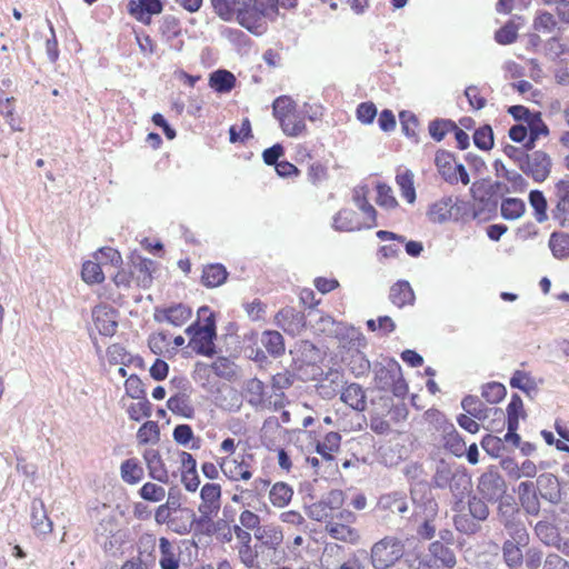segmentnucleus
<instances>
[{
  "label": "nucleus",
  "mask_w": 569,
  "mask_h": 569,
  "mask_svg": "<svg viewBox=\"0 0 569 569\" xmlns=\"http://www.w3.org/2000/svg\"><path fill=\"white\" fill-rule=\"evenodd\" d=\"M549 248L556 259L569 258V233L552 232L549 239Z\"/></svg>",
  "instance_id": "nucleus-43"
},
{
  "label": "nucleus",
  "mask_w": 569,
  "mask_h": 569,
  "mask_svg": "<svg viewBox=\"0 0 569 569\" xmlns=\"http://www.w3.org/2000/svg\"><path fill=\"white\" fill-rule=\"evenodd\" d=\"M455 498L452 510L460 512L463 509V499L471 490V478L465 468L460 467L450 479V486L447 487Z\"/></svg>",
  "instance_id": "nucleus-12"
},
{
  "label": "nucleus",
  "mask_w": 569,
  "mask_h": 569,
  "mask_svg": "<svg viewBox=\"0 0 569 569\" xmlns=\"http://www.w3.org/2000/svg\"><path fill=\"white\" fill-rule=\"evenodd\" d=\"M529 137L525 142L523 148L527 150H532L535 148L536 141L540 137H546L549 133V129L547 124L543 122L541 114L539 112H533L530 118L526 122Z\"/></svg>",
  "instance_id": "nucleus-32"
},
{
  "label": "nucleus",
  "mask_w": 569,
  "mask_h": 569,
  "mask_svg": "<svg viewBox=\"0 0 569 569\" xmlns=\"http://www.w3.org/2000/svg\"><path fill=\"white\" fill-rule=\"evenodd\" d=\"M477 489L487 501H498L506 493L507 486L503 477L495 468L483 472L478 479Z\"/></svg>",
  "instance_id": "nucleus-7"
},
{
  "label": "nucleus",
  "mask_w": 569,
  "mask_h": 569,
  "mask_svg": "<svg viewBox=\"0 0 569 569\" xmlns=\"http://www.w3.org/2000/svg\"><path fill=\"white\" fill-rule=\"evenodd\" d=\"M462 409L477 420H485L488 418V412L493 410L495 415L503 416L501 409H489L477 396H466L461 401Z\"/></svg>",
  "instance_id": "nucleus-35"
},
{
  "label": "nucleus",
  "mask_w": 569,
  "mask_h": 569,
  "mask_svg": "<svg viewBox=\"0 0 569 569\" xmlns=\"http://www.w3.org/2000/svg\"><path fill=\"white\" fill-rule=\"evenodd\" d=\"M400 370V365L395 360L388 361L386 366H375L373 372L376 387L380 390H389L395 382V379L398 378Z\"/></svg>",
  "instance_id": "nucleus-21"
},
{
  "label": "nucleus",
  "mask_w": 569,
  "mask_h": 569,
  "mask_svg": "<svg viewBox=\"0 0 569 569\" xmlns=\"http://www.w3.org/2000/svg\"><path fill=\"white\" fill-rule=\"evenodd\" d=\"M234 74L226 69H218L209 76V87L218 93H228L236 87Z\"/></svg>",
  "instance_id": "nucleus-34"
},
{
  "label": "nucleus",
  "mask_w": 569,
  "mask_h": 569,
  "mask_svg": "<svg viewBox=\"0 0 569 569\" xmlns=\"http://www.w3.org/2000/svg\"><path fill=\"white\" fill-rule=\"evenodd\" d=\"M81 276L89 284L101 283L104 280L102 266L97 260H89L82 264Z\"/></svg>",
  "instance_id": "nucleus-52"
},
{
  "label": "nucleus",
  "mask_w": 569,
  "mask_h": 569,
  "mask_svg": "<svg viewBox=\"0 0 569 569\" xmlns=\"http://www.w3.org/2000/svg\"><path fill=\"white\" fill-rule=\"evenodd\" d=\"M159 566L161 569H179L180 568V550L168 538L159 539Z\"/></svg>",
  "instance_id": "nucleus-23"
},
{
  "label": "nucleus",
  "mask_w": 569,
  "mask_h": 569,
  "mask_svg": "<svg viewBox=\"0 0 569 569\" xmlns=\"http://www.w3.org/2000/svg\"><path fill=\"white\" fill-rule=\"evenodd\" d=\"M244 395L251 406H261L264 402L263 382L257 378L249 379L244 385Z\"/></svg>",
  "instance_id": "nucleus-45"
},
{
  "label": "nucleus",
  "mask_w": 569,
  "mask_h": 569,
  "mask_svg": "<svg viewBox=\"0 0 569 569\" xmlns=\"http://www.w3.org/2000/svg\"><path fill=\"white\" fill-rule=\"evenodd\" d=\"M498 519L503 527L521 519L519 508L512 499L500 500L498 506Z\"/></svg>",
  "instance_id": "nucleus-49"
},
{
  "label": "nucleus",
  "mask_w": 569,
  "mask_h": 569,
  "mask_svg": "<svg viewBox=\"0 0 569 569\" xmlns=\"http://www.w3.org/2000/svg\"><path fill=\"white\" fill-rule=\"evenodd\" d=\"M127 10L137 21L150 24L151 17L163 11V3L161 0H129Z\"/></svg>",
  "instance_id": "nucleus-11"
},
{
  "label": "nucleus",
  "mask_w": 569,
  "mask_h": 569,
  "mask_svg": "<svg viewBox=\"0 0 569 569\" xmlns=\"http://www.w3.org/2000/svg\"><path fill=\"white\" fill-rule=\"evenodd\" d=\"M332 228L340 232H352L361 230L365 226L360 222L353 210L341 209L333 216Z\"/></svg>",
  "instance_id": "nucleus-28"
},
{
  "label": "nucleus",
  "mask_w": 569,
  "mask_h": 569,
  "mask_svg": "<svg viewBox=\"0 0 569 569\" xmlns=\"http://www.w3.org/2000/svg\"><path fill=\"white\" fill-rule=\"evenodd\" d=\"M198 317L204 320L203 326L196 322L186 329V333L191 337L190 347L198 355L212 357L216 353L214 339L217 336L213 313L209 307L203 306L199 308Z\"/></svg>",
  "instance_id": "nucleus-3"
},
{
  "label": "nucleus",
  "mask_w": 569,
  "mask_h": 569,
  "mask_svg": "<svg viewBox=\"0 0 569 569\" xmlns=\"http://www.w3.org/2000/svg\"><path fill=\"white\" fill-rule=\"evenodd\" d=\"M551 158L545 151L537 150L528 152L521 171L531 177L536 182L545 181L551 171Z\"/></svg>",
  "instance_id": "nucleus-8"
},
{
  "label": "nucleus",
  "mask_w": 569,
  "mask_h": 569,
  "mask_svg": "<svg viewBox=\"0 0 569 569\" xmlns=\"http://www.w3.org/2000/svg\"><path fill=\"white\" fill-rule=\"evenodd\" d=\"M228 277L226 268L220 263L207 266L203 269L201 281L208 288L221 286Z\"/></svg>",
  "instance_id": "nucleus-41"
},
{
  "label": "nucleus",
  "mask_w": 569,
  "mask_h": 569,
  "mask_svg": "<svg viewBox=\"0 0 569 569\" xmlns=\"http://www.w3.org/2000/svg\"><path fill=\"white\" fill-rule=\"evenodd\" d=\"M470 516L477 521H485L489 516V508L486 501L477 496L468 500Z\"/></svg>",
  "instance_id": "nucleus-63"
},
{
  "label": "nucleus",
  "mask_w": 569,
  "mask_h": 569,
  "mask_svg": "<svg viewBox=\"0 0 569 569\" xmlns=\"http://www.w3.org/2000/svg\"><path fill=\"white\" fill-rule=\"evenodd\" d=\"M376 236L381 241H397L398 243L385 244L379 248L378 254L382 258L390 259L398 257L400 252V244L405 243L406 238L387 230L377 231Z\"/></svg>",
  "instance_id": "nucleus-36"
},
{
  "label": "nucleus",
  "mask_w": 569,
  "mask_h": 569,
  "mask_svg": "<svg viewBox=\"0 0 569 569\" xmlns=\"http://www.w3.org/2000/svg\"><path fill=\"white\" fill-rule=\"evenodd\" d=\"M153 264V261L148 258L140 256L132 258L131 276L136 278L140 287L148 288L151 284Z\"/></svg>",
  "instance_id": "nucleus-29"
},
{
  "label": "nucleus",
  "mask_w": 569,
  "mask_h": 569,
  "mask_svg": "<svg viewBox=\"0 0 569 569\" xmlns=\"http://www.w3.org/2000/svg\"><path fill=\"white\" fill-rule=\"evenodd\" d=\"M505 530L507 531L509 539L507 541H513L518 543H528L529 533L521 519L506 525Z\"/></svg>",
  "instance_id": "nucleus-59"
},
{
  "label": "nucleus",
  "mask_w": 569,
  "mask_h": 569,
  "mask_svg": "<svg viewBox=\"0 0 569 569\" xmlns=\"http://www.w3.org/2000/svg\"><path fill=\"white\" fill-rule=\"evenodd\" d=\"M445 447L456 457L463 456L466 451V443L455 429L453 425H450L449 431L446 432Z\"/></svg>",
  "instance_id": "nucleus-54"
},
{
  "label": "nucleus",
  "mask_w": 569,
  "mask_h": 569,
  "mask_svg": "<svg viewBox=\"0 0 569 569\" xmlns=\"http://www.w3.org/2000/svg\"><path fill=\"white\" fill-rule=\"evenodd\" d=\"M191 309L182 303L163 309H156L154 319L159 322L167 321L174 327H181L191 317Z\"/></svg>",
  "instance_id": "nucleus-18"
},
{
  "label": "nucleus",
  "mask_w": 569,
  "mask_h": 569,
  "mask_svg": "<svg viewBox=\"0 0 569 569\" xmlns=\"http://www.w3.org/2000/svg\"><path fill=\"white\" fill-rule=\"evenodd\" d=\"M530 206L535 210V218L538 222H545L548 219L547 216V200L543 193L539 190H532L529 193Z\"/></svg>",
  "instance_id": "nucleus-56"
},
{
  "label": "nucleus",
  "mask_w": 569,
  "mask_h": 569,
  "mask_svg": "<svg viewBox=\"0 0 569 569\" xmlns=\"http://www.w3.org/2000/svg\"><path fill=\"white\" fill-rule=\"evenodd\" d=\"M250 0H211L214 12L224 21H231Z\"/></svg>",
  "instance_id": "nucleus-33"
},
{
  "label": "nucleus",
  "mask_w": 569,
  "mask_h": 569,
  "mask_svg": "<svg viewBox=\"0 0 569 569\" xmlns=\"http://www.w3.org/2000/svg\"><path fill=\"white\" fill-rule=\"evenodd\" d=\"M137 439L139 443L146 445L151 441L159 439V427L156 421L144 422L137 432Z\"/></svg>",
  "instance_id": "nucleus-64"
},
{
  "label": "nucleus",
  "mask_w": 569,
  "mask_h": 569,
  "mask_svg": "<svg viewBox=\"0 0 569 569\" xmlns=\"http://www.w3.org/2000/svg\"><path fill=\"white\" fill-rule=\"evenodd\" d=\"M456 565L453 549L443 542H431L419 557L420 569H453Z\"/></svg>",
  "instance_id": "nucleus-6"
},
{
  "label": "nucleus",
  "mask_w": 569,
  "mask_h": 569,
  "mask_svg": "<svg viewBox=\"0 0 569 569\" xmlns=\"http://www.w3.org/2000/svg\"><path fill=\"white\" fill-rule=\"evenodd\" d=\"M451 129H457V124L451 120L438 119L429 124V133L436 141H441Z\"/></svg>",
  "instance_id": "nucleus-61"
},
{
  "label": "nucleus",
  "mask_w": 569,
  "mask_h": 569,
  "mask_svg": "<svg viewBox=\"0 0 569 569\" xmlns=\"http://www.w3.org/2000/svg\"><path fill=\"white\" fill-rule=\"evenodd\" d=\"M254 539L259 542V548H267L269 550H278L283 541V532L281 528L274 523L262 525L257 528L253 533Z\"/></svg>",
  "instance_id": "nucleus-17"
},
{
  "label": "nucleus",
  "mask_w": 569,
  "mask_h": 569,
  "mask_svg": "<svg viewBox=\"0 0 569 569\" xmlns=\"http://www.w3.org/2000/svg\"><path fill=\"white\" fill-rule=\"evenodd\" d=\"M525 212V202L517 198H507L501 203V214L507 220L520 218Z\"/></svg>",
  "instance_id": "nucleus-55"
},
{
  "label": "nucleus",
  "mask_w": 569,
  "mask_h": 569,
  "mask_svg": "<svg viewBox=\"0 0 569 569\" xmlns=\"http://www.w3.org/2000/svg\"><path fill=\"white\" fill-rule=\"evenodd\" d=\"M274 118L279 121L282 132L290 138L307 133L303 112L297 102L289 96H280L272 103Z\"/></svg>",
  "instance_id": "nucleus-2"
},
{
  "label": "nucleus",
  "mask_w": 569,
  "mask_h": 569,
  "mask_svg": "<svg viewBox=\"0 0 569 569\" xmlns=\"http://www.w3.org/2000/svg\"><path fill=\"white\" fill-rule=\"evenodd\" d=\"M274 323L290 336L299 335L306 326V319L302 312L295 308L286 307L274 316Z\"/></svg>",
  "instance_id": "nucleus-13"
},
{
  "label": "nucleus",
  "mask_w": 569,
  "mask_h": 569,
  "mask_svg": "<svg viewBox=\"0 0 569 569\" xmlns=\"http://www.w3.org/2000/svg\"><path fill=\"white\" fill-rule=\"evenodd\" d=\"M511 388L519 389L527 395L536 392L538 385L536 379L527 371L516 370L510 378Z\"/></svg>",
  "instance_id": "nucleus-46"
},
{
  "label": "nucleus",
  "mask_w": 569,
  "mask_h": 569,
  "mask_svg": "<svg viewBox=\"0 0 569 569\" xmlns=\"http://www.w3.org/2000/svg\"><path fill=\"white\" fill-rule=\"evenodd\" d=\"M93 259L99 261L101 266L110 264L112 267H119L122 263L120 252L111 247L100 248L93 253Z\"/></svg>",
  "instance_id": "nucleus-57"
},
{
  "label": "nucleus",
  "mask_w": 569,
  "mask_h": 569,
  "mask_svg": "<svg viewBox=\"0 0 569 569\" xmlns=\"http://www.w3.org/2000/svg\"><path fill=\"white\" fill-rule=\"evenodd\" d=\"M159 31L162 38L170 43L172 49L177 51L181 50L183 41L179 40L174 42V40L181 34V26L178 18L170 14L164 16L160 21Z\"/></svg>",
  "instance_id": "nucleus-25"
},
{
  "label": "nucleus",
  "mask_w": 569,
  "mask_h": 569,
  "mask_svg": "<svg viewBox=\"0 0 569 569\" xmlns=\"http://www.w3.org/2000/svg\"><path fill=\"white\" fill-rule=\"evenodd\" d=\"M389 299L398 308H403L412 306L416 297L410 283L407 280H399L391 286Z\"/></svg>",
  "instance_id": "nucleus-30"
},
{
  "label": "nucleus",
  "mask_w": 569,
  "mask_h": 569,
  "mask_svg": "<svg viewBox=\"0 0 569 569\" xmlns=\"http://www.w3.org/2000/svg\"><path fill=\"white\" fill-rule=\"evenodd\" d=\"M238 557L240 562L248 569L259 567V552L260 548L258 545L252 546L251 543L238 545L237 546Z\"/></svg>",
  "instance_id": "nucleus-51"
},
{
  "label": "nucleus",
  "mask_w": 569,
  "mask_h": 569,
  "mask_svg": "<svg viewBox=\"0 0 569 569\" xmlns=\"http://www.w3.org/2000/svg\"><path fill=\"white\" fill-rule=\"evenodd\" d=\"M168 409L183 418L191 419L194 416V408L190 398L184 393H177L167 401Z\"/></svg>",
  "instance_id": "nucleus-40"
},
{
  "label": "nucleus",
  "mask_w": 569,
  "mask_h": 569,
  "mask_svg": "<svg viewBox=\"0 0 569 569\" xmlns=\"http://www.w3.org/2000/svg\"><path fill=\"white\" fill-rule=\"evenodd\" d=\"M149 476L162 483L169 482V473L164 467L161 456L156 449H147L143 453Z\"/></svg>",
  "instance_id": "nucleus-27"
},
{
  "label": "nucleus",
  "mask_w": 569,
  "mask_h": 569,
  "mask_svg": "<svg viewBox=\"0 0 569 569\" xmlns=\"http://www.w3.org/2000/svg\"><path fill=\"white\" fill-rule=\"evenodd\" d=\"M403 553V541L396 536H386L372 545L370 561L375 569H387L401 560Z\"/></svg>",
  "instance_id": "nucleus-4"
},
{
  "label": "nucleus",
  "mask_w": 569,
  "mask_h": 569,
  "mask_svg": "<svg viewBox=\"0 0 569 569\" xmlns=\"http://www.w3.org/2000/svg\"><path fill=\"white\" fill-rule=\"evenodd\" d=\"M238 23L254 36H262L268 29L264 18L249 3L236 17Z\"/></svg>",
  "instance_id": "nucleus-16"
},
{
  "label": "nucleus",
  "mask_w": 569,
  "mask_h": 569,
  "mask_svg": "<svg viewBox=\"0 0 569 569\" xmlns=\"http://www.w3.org/2000/svg\"><path fill=\"white\" fill-rule=\"evenodd\" d=\"M356 519L357 517L352 511L340 510L326 522V532L335 540L355 545L360 539L358 530L351 527Z\"/></svg>",
  "instance_id": "nucleus-5"
},
{
  "label": "nucleus",
  "mask_w": 569,
  "mask_h": 569,
  "mask_svg": "<svg viewBox=\"0 0 569 569\" xmlns=\"http://www.w3.org/2000/svg\"><path fill=\"white\" fill-rule=\"evenodd\" d=\"M378 511H387L403 516L408 512L409 500L405 492L395 491L382 495L377 503Z\"/></svg>",
  "instance_id": "nucleus-19"
},
{
  "label": "nucleus",
  "mask_w": 569,
  "mask_h": 569,
  "mask_svg": "<svg viewBox=\"0 0 569 569\" xmlns=\"http://www.w3.org/2000/svg\"><path fill=\"white\" fill-rule=\"evenodd\" d=\"M260 342L264 347L267 352L273 358L282 356L286 351L283 337L278 331H263L261 333Z\"/></svg>",
  "instance_id": "nucleus-37"
},
{
  "label": "nucleus",
  "mask_w": 569,
  "mask_h": 569,
  "mask_svg": "<svg viewBox=\"0 0 569 569\" xmlns=\"http://www.w3.org/2000/svg\"><path fill=\"white\" fill-rule=\"evenodd\" d=\"M426 216L432 223L442 224L449 221L477 219L479 213L471 209L469 202L453 196H443L429 204Z\"/></svg>",
  "instance_id": "nucleus-1"
},
{
  "label": "nucleus",
  "mask_w": 569,
  "mask_h": 569,
  "mask_svg": "<svg viewBox=\"0 0 569 569\" xmlns=\"http://www.w3.org/2000/svg\"><path fill=\"white\" fill-rule=\"evenodd\" d=\"M528 543H518L513 541H505L502 547V553L505 562L509 568H516L520 566L523 561V553L521 547L527 546Z\"/></svg>",
  "instance_id": "nucleus-48"
},
{
  "label": "nucleus",
  "mask_w": 569,
  "mask_h": 569,
  "mask_svg": "<svg viewBox=\"0 0 569 569\" xmlns=\"http://www.w3.org/2000/svg\"><path fill=\"white\" fill-rule=\"evenodd\" d=\"M379 207L391 210L398 207V201L392 193V189L386 183L377 184V199Z\"/></svg>",
  "instance_id": "nucleus-58"
},
{
  "label": "nucleus",
  "mask_w": 569,
  "mask_h": 569,
  "mask_svg": "<svg viewBox=\"0 0 569 569\" xmlns=\"http://www.w3.org/2000/svg\"><path fill=\"white\" fill-rule=\"evenodd\" d=\"M340 399L357 411H363L367 407L365 390L358 383L347 385L340 395Z\"/></svg>",
  "instance_id": "nucleus-31"
},
{
  "label": "nucleus",
  "mask_w": 569,
  "mask_h": 569,
  "mask_svg": "<svg viewBox=\"0 0 569 569\" xmlns=\"http://www.w3.org/2000/svg\"><path fill=\"white\" fill-rule=\"evenodd\" d=\"M532 481H523L518 486L519 501L528 515L537 516L540 511V502Z\"/></svg>",
  "instance_id": "nucleus-24"
},
{
  "label": "nucleus",
  "mask_w": 569,
  "mask_h": 569,
  "mask_svg": "<svg viewBox=\"0 0 569 569\" xmlns=\"http://www.w3.org/2000/svg\"><path fill=\"white\" fill-rule=\"evenodd\" d=\"M542 499L556 505L561 500L560 483L552 473H542L535 485Z\"/></svg>",
  "instance_id": "nucleus-20"
},
{
  "label": "nucleus",
  "mask_w": 569,
  "mask_h": 569,
  "mask_svg": "<svg viewBox=\"0 0 569 569\" xmlns=\"http://www.w3.org/2000/svg\"><path fill=\"white\" fill-rule=\"evenodd\" d=\"M121 478L129 485L138 483L143 477V469L137 459H127L120 467Z\"/></svg>",
  "instance_id": "nucleus-47"
},
{
  "label": "nucleus",
  "mask_w": 569,
  "mask_h": 569,
  "mask_svg": "<svg viewBox=\"0 0 569 569\" xmlns=\"http://www.w3.org/2000/svg\"><path fill=\"white\" fill-rule=\"evenodd\" d=\"M92 318L96 328L103 336H112L118 327L117 312L107 305H100L93 308Z\"/></svg>",
  "instance_id": "nucleus-15"
},
{
  "label": "nucleus",
  "mask_w": 569,
  "mask_h": 569,
  "mask_svg": "<svg viewBox=\"0 0 569 569\" xmlns=\"http://www.w3.org/2000/svg\"><path fill=\"white\" fill-rule=\"evenodd\" d=\"M252 7L264 20L274 21L279 13L278 0H254Z\"/></svg>",
  "instance_id": "nucleus-62"
},
{
  "label": "nucleus",
  "mask_w": 569,
  "mask_h": 569,
  "mask_svg": "<svg viewBox=\"0 0 569 569\" xmlns=\"http://www.w3.org/2000/svg\"><path fill=\"white\" fill-rule=\"evenodd\" d=\"M518 20H521L520 17H517ZM521 23L516 22V18L508 21L503 27L498 29L495 33V40L499 44H511L517 40L518 30Z\"/></svg>",
  "instance_id": "nucleus-50"
},
{
  "label": "nucleus",
  "mask_w": 569,
  "mask_h": 569,
  "mask_svg": "<svg viewBox=\"0 0 569 569\" xmlns=\"http://www.w3.org/2000/svg\"><path fill=\"white\" fill-rule=\"evenodd\" d=\"M535 533L546 546H552L559 536L558 527L548 521H538L535 526Z\"/></svg>",
  "instance_id": "nucleus-53"
},
{
  "label": "nucleus",
  "mask_w": 569,
  "mask_h": 569,
  "mask_svg": "<svg viewBox=\"0 0 569 569\" xmlns=\"http://www.w3.org/2000/svg\"><path fill=\"white\" fill-rule=\"evenodd\" d=\"M506 387L500 382H488L482 386L481 396L489 403H498L506 396Z\"/></svg>",
  "instance_id": "nucleus-60"
},
{
  "label": "nucleus",
  "mask_w": 569,
  "mask_h": 569,
  "mask_svg": "<svg viewBox=\"0 0 569 569\" xmlns=\"http://www.w3.org/2000/svg\"><path fill=\"white\" fill-rule=\"evenodd\" d=\"M251 455L238 456V457H226L220 461V469L222 473L231 481H247L251 479Z\"/></svg>",
  "instance_id": "nucleus-9"
},
{
  "label": "nucleus",
  "mask_w": 569,
  "mask_h": 569,
  "mask_svg": "<svg viewBox=\"0 0 569 569\" xmlns=\"http://www.w3.org/2000/svg\"><path fill=\"white\" fill-rule=\"evenodd\" d=\"M341 436L338 432H328L322 441L316 446V451L326 460H332L333 453L340 448Z\"/></svg>",
  "instance_id": "nucleus-42"
},
{
  "label": "nucleus",
  "mask_w": 569,
  "mask_h": 569,
  "mask_svg": "<svg viewBox=\"0 0 569 569\" xmlns=\"http://www.w3.org/2000/svg\"><path fill=\"white\" fill-rule=\"evenodd\" d=\"M292 497L293 489L287 482L278 481L269 489V500L276 508H284L290 503Z\"/></svg>",
  "instance_id": "nucleus-39"
},
{
  "label": "nucleus",
  "mask_w": 569,
  "mask_h": 569,
  "mask_svg": "<svg viewBox=\"0 0 569 569\" xmlns=\"http://www.w3.org/2000/svg\"><path fill=\"white\" fill-rule=\"evenodd\" d=\"M201 503L198 508L201 517L198 522H204L220 510L221 486L218 483H206L200 491Z\"/></svg>",
  "instance_id": "nucleus-10"
},
{
  "label": "nucleus",
  "mask_w": 569,
  "mask_h": 569,
  "mask_svg": "<svg viewBox=\"0 0 569 569\" xmlns=\"http://www.w3.org/2000/svg\"><path fill=\"white\" fill-rule=\"evenodd\" d=\"M556 206L552 218L561 227H569V181L560 180L555 187Z\"/></svg>",
  "instance_id": "nucleus-14"
},
{
  "label": "nucleus",
  "mask_w": 569,
  "mask_h": 569,
  "mask_svg": "<svg viewBox=\"0 0 569 569\" xmlns=\"http://www.w3.org/2000/svg\"><path fill=\"white\" fill-rule=\"evenodd\" d=\"M396 182L401 191V196L409 202L416 201V189L413 186V173L411 170L406 169L398 172L396 176Z\"/></svg>",
  "instance_id": "nucleus-44"
},
{
  "label": "nucleus",
  "mask_w": 569,
  "mask_h": 569,
  "mask_svg": "<svg viewBox=\"0 0 569 569\" xmlns=\"http://www.w3.org/2000/svg\"><path fill=\"white\" fill-rule=\"evenodd\" d=\"M31 526L38 536H47L52 531V521L41 500H33L31 503Z\"/></svg>",
  "instance_id": "nucleus-22"
},
{
  "label": "nucleus",
  "mask_w": 569,
  "mask_h": 569,
  "mask_svg": "<svg viewBox=\"0 0 569 569\" xmlns=\"http://www.w3.org/2000/svg\"><path fill=\"white\" fill-rule=\"evenodd\" d=\"M459 468L460 466H457L455 462H449L445 459L437 460L435 462L433 476L431 478L432 487L447 489V487L450 486V479Z\"/></svg>",
  "instance_id": "nucleus-26"
},
{
  "label": "nucleus",
  "mask_w": 569,
  "mask_h": 569,
  "mask_svg": "<svg viewBox=\"0 0 569 569\" xmlns=\"http://www.w3.org/2000/svg\"><path fill=\"white\" fill-rule=\"evenodd\" d=\"M436 167L441 177L449 183L458 182V178L455 170L453 156L447 151H438L435 158Z\"/></svg>",
  "instance_id": "nucleus-38"
}]
</instances>
